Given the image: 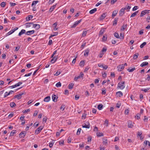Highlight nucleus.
Segmentation results:
<instances>
[{
  "instance_id": "f257e3e1",
  "label": "nucleus",
  "mask_w": 150,
  "mask_h": 150,
  "mask_svg": "<svg viewBox=\"0 0 150 150\" xmlns=\"http://www.w3.org/2000/svg\"><path fill=\"white\" fill-rule=\"evenodd\" d=\"M125 87V83L124 81L119 82L118 84L117 88L121 90L123 89Z\"/></svg>"
},
{
  "instance_id": "f03ea898",
  "label": "nucleus",
  "mask_w": 150,
  "mask_h": 150,
  "mask_svg": "<svg viewBox=\"0 0 150 150\" xmlns=\"http://www.w3.org/2000/svg\"><path fill=\"white\" fill-rule=\"evenodd\" d=\"M150 11V10L147 9H145L142 11L141 12V13L140 15V16L141 17H142L144 16L145 14H146L149 13Z\"/></svg>"
},
{
  "instance_id": "7ed1b4c3",
  "label": "nucleus",
  "mask_w": 150,
  "mask_h": 150,
  "mask_svg": "<svg viewBox=\"0 0 150 150\" xmlns=\"http://www.w3.org/2000/svg\"><path fill=\"white\" fill-rule=\"evenodd\" d=\"M24 94V93H21L18 94L15 96L14 97V98H17L18 100H20L21 98V96L22 95Z\"/></svg>"
},
{
  "instance_id": "20e7f679",
  "label": "nucleus",
  "mask_w": 150,
  "mask_h": 150,
  "mask_svg": "<svg viewBox=\"0 0 150 150\" xmlns=\"http://www.w3.org/2000/svg\"><path fill=\"white\" fill-rule=\"evenodd\" d=\"M18 29V28L16 27L15 28L13 29L12 30H11L10 31H9V32H8L7 34L6 35V37L8 36L11 34H12L16 30H17Z\"/></svg>"
},
{
  "instance_id": "39448f33",
  "label": "nucleus",
  "mask_w": 150,
  "mask_h": 150,
  "mask_svg": "<svg viewBox=\"0 0 150 150\" xmlns=\"http://www.w3.org/2000/svg\"><path fill=\"white\" fill-rule=\"evenodd\" d=\"M44 127L40 126L39 127L35 130V133L36 134H38L40 133L43 128Z\"/></svg>"
},
{
  "instance_id": "423d86ee",
  "label": "nucleus",
  "mask_w": 150,
  "mask_h": 150,
  "mask_svg": "<svg viewBox=\"0 0 150 150\" xmlns=\"http://www.w3.org/2000/svg\"><path fill=\"white\" fill-rule=\"evenodd\" d=\"M84 76V74L82 72H81L80 73V75L77 77H75L74 78V80L75 81H76L78 79L80 78H83Z\"/></svg>"
},
{
  "instance_id": "0eeeda50",
  "label": "nucleus",
  "mask_w": 150,
  "mask_h": 150,
  "mask_svg": "<svg viewBox=\"0 0 150 150\" xmlns=\"http://www.w3.org/2000/svg\"><path fill=\"white\" fill-rule=\"evenodd\" d=\"M81 21V19H80L79 21H76L74 22V24L71 26V28H74Z\"/></svg>"
},
{
  "instance_id": "6e6552de",
  "label": "nucleus",
  "mask_w": 150,
  "mask_h": 150,
  "mask_svg": "<svg viewBox=\"0 0 150 150\" xmlns=\"http://www.w3.org/2000/svg\"><path fill=\"white\" fill-rule=\"evenodd\" d=\"M26 134V132L25 131H23L19 134V137L21 138H24Z\"/></svg>"
},
{
  "instance_id": "1a4fd4ad",
  "label": "nucleus",
  "mask_w": 150,
  "mask_h": 150,
  "mask_svg": "<svg viewBox=\"0 0 150 150\" xmlns=\"http://www.w3.org/2000/svg\"><path fill=\"white\" fill-rule=\"evenodd\" d=\"M134 126V125H133L132 122L130 121L129 120L128 121V127L129 128H132Z\"/></svg>"
},
{
  "instance_id": "9d476101",
  "label": "nucleus",
  "mask_w": 150,
  "mask_h": 150,
  "mask_svg": "<svg viewBox=\"0 0 150 150\" xmlns=\"http://www.w3.org/2000/svg\"><path fill=\"white\" fill-rule=\"evenodd\" d=\"M82 127L83 128H90V124L88 122H86V123L83 124Z\"/></svg>"
},
{
  "instance_id": "9b49d317",
  "label": "nucleus",
  "mask_w": 150,
  "mask_h": 150,
  "mask_svg": "<svg viewBox=\"0 0 150 150\" xmlns=\"http://www.w3.org/2000/svg\"><path fill=\"white\" fill-rule=\"evenodd\" d=\"M35 32V31L34 30H30L27 31L26 33L25 34L28 35H31L33 34Z\"/></svg>"
},
{
  "instance_id": "f8f14e48",
  "label": "nucleus",
  "mask_w": 150,
  "mask_h": 150,
  "mask_svg": "<svg viewBox=\"0 0 150 150\" xmlns=\"http://www.w3.org/2000/svg\"><path fill=\"white\" fill-rule=\"evenodd\" d=\"M124 65L123 64L119 65L117 67L118 71H120L122 70L124 68Z\"/></svg>"
},
{
  "instance_id": "ddd939ff",
  "label": "nucleus",
  "mask_w": 150,
  "mask_h": 150,
  "mask_svg": "<svg viewBox=\"0 0 150 150\" xmlns=\"http://www.w3.org/2000/svg\"><path fill=\"white\" fill-rule=\"evenodd\" d=\"M52 98L53 101L54 102L57 101L58 97L56 95L54 94H53L52 96Z\"/></svg>"
},
{
  "instance_id": "4468645a",
  "label": "nucleus",
  "mask_w": 150,
  "mask_h": 150,
  "mask_svg": "<svg viewBox=\"0 0 150 150\" xmlns=\"http://www.w3.org/2000/svg\"><path fill=\"white\" fill-rule=\"evenodd\" d=\"M116 96L117 97H121L123 95V94L121 91H119L116 92Z\"/></svg>"
},
{
  "instance_id": "2eb2a0df",
  "label": "nucleus",
  "mask_w": 150,
  "mask_h": 150,
  "mask_svg": "<svg viewBox=\"0 0 150 150\" xmlns=\"http://www.w3.org/2000/svg\"><path fill=\"white\" fill-rule=\"evenodd\" d=\"M125 9L124 8H122L120 11V16H122L124 13Z\"/></svg>"
},
{
  "instance_id": "dca6fc26",
  "label": "nucleus",
  "mask_w": 150,
  "mask_h": 150,
  "mask_svg": "<svg viewBox=\"0 0 150 150\" xmlns=\"http://www.w3.org/2000/svg\"><path fill=\"white\" fill-rule=\"evenodd\" d=\"M57 56H55L51 60V62L53 64L57 60Z\"/></svg>"
},
{
  "instance_id": "f3484780",
  "label": "nucleus",
  "mask_w": 150,
  "mask_h": 150,
  "mask_svg": "<svg viewBox=\"0 0 150 150\" xmlns=\"http://www.w3.org/2000/svg\"><path fill=\"white\" fill-rule=\"evenodd\" d=\"M33 27L35 28H36L37 29H39L40 27V25L38 24H33Z\"/></svg>"
},
{
  "instance_id": "a211bd4d",
  "label": "nucleus",
  "mask_w": 150,
  "mask_h": 150,
  "mask_svg": "<svg viewBox=\"0 0 150 150\" xmlns=\"http://www.w3.org/2000/svg\"><path fill=\"white\" fill-rule=\"evenodd\" d=\"M118 12V11L116 10L114 11L112 13V17L113 18L115 16Z\"/></svg>"
},
{
  "instance_id": "6ab92c4d",
  "label": "nucleus",
  "mask_w": 150,
  "mask_h": 150,
  "mask_svg": "<svg viewBox=\"0 0 150 150\" xmlns=\"http://www.w3.org/2000/svg\"><path fill=\"white\" fill-rule=\"evenodd\" d=\"M50 100V97L49 96H47L45 97L44 100V101L45 102H48Z\"/></svg>"
},
{
  "instance_id": "aec40b11",
  "label": "nucleus",
  "mask_w": 150,
  "mask_h": 150,
  "mask_svg": "<svg viewBox=\"0 0 150 150\" xmlns=\"http://www.w3.org/2000/svg\"><path fill=\"white\" fill-rule=\"evenodd\" d=\"M25 30L24 29H22L18 34V36H21L22 34L25 33Z\"/></svg>"
},
{
  "instance_id": "412c9836",
  "label": "nucleus",
  "mask_w": 150,
  "mask_h": 150,
  "mask_svg": "<svg viewBox=\"0 0 150 150\" xmlns=\"http://www.w3.org/2000/svg\"><path fill=\"white\" fill-rule=\"evenodd\" d=\"M106 13H103L100 16V20L103 19L106 17Z\"/></svg>"
},
{
  "instance_id": "4be33fe9",
  "label": "nucleus",
  "mask_w": 150,
  "mask_h": 150,
  "mask_svg": "<svg viewBox=\"0 0 150 150\" xmlns=\"http://www.w3.org/2000/svg\"><path fill=\"white\" fill-rule=\"evenodd\" d=\"M97 11V8H95L90 10L89 11V13L92 14L95 13Z\"/></svg>"
},
{
  "instance_id": "5701e85b",
  "label": "nucleus",
  "mask_w": 150,
  "mask_h": 150,
  "mask_svg": "<svg viewBox=\"0 0 150 150\" xmlns=\"http://www.w3.org/2000/svg\"><path fill=\"white\" fill-rule=\"evenodd\" d=\"M89 52V49H87L85 51L84 53V56H87Z\"/></svg>"
},
{
  "instance_id": "b1692460",
  "label": "nucleus",
  "mask_w": 150,
  "mask_h": 150,
  "mask_svg": "<svg viewBox=\"0 0 150 150\" xmlns=\"http://www.w3.org/2000/svg\"><path fill=\"white\" fill-rule=\"evenodd\" d=\"M148 64V63L147 62H144L142 63L140 65L141 67H144L145 66H146Z\"/></svg>"
},
{
  "instance_id": "393cba45",
  "label": "nucleus",
  "mask_w": 150,
  "mask_h": 150,
  "mask_svg": "<svg viewBox=\"0 0 150 150\" xmlns=\"http://www.w3.org/2000/svg\"><path fill=\"white\" fill-rule=\"evenodd\" d=\"M33 17V16L32 15H29L26 18V20L27 21H29L30 19H32Z\"/></svg>"
},
{
  "instance_id": "a878e982",
  "label": "nucleus",
  "mask_w": 150,
  "mask_h": 150,
  "mask_svg": "<svg viewBox=\"0 0 150 150\" xmlns=\"http://www.w3.org/2000/svg\"><path fill=\"white\" fill-rule=\"evenodd\" d=\"M138 12H139L138 11H137L134 12L130 16V18L135 17L137 15V14L138 13Z\"/></svg>"
},
{
  "instance_id": "bb28decb",
  "label": "nucleus",
  "mask_w": 150,
  "mask_h": 150,
  "mask_svg": "<svg viewBox=\"0 0 150 150\" xmlns=\"http://www.w3.org/2000/svg\"><path fill=\"white\" fill-rule=\"evenodd\" d=\"M105 30L103 29H101L99 33V36L102 35L104 33Z\"/></svg>"
},
{
  "instance_id": "cd10ccee",
  "label": "nucleus",
  "mask_w": 150,
  "mask_h": 150,
  "mask_svg": "<svg viewBox=\"0 0 150 150\" xmlns=\"http://www.w3.org/2000/svg\"><path fill=\"white\" fill-rule=\"evenodd\" d=\"M85 63V62L84 61L82 60L79 63V65L81 67H83Z\"/></svg>"
},
{
  "instance_id": "c85d7f7f",
  "label": "nucleus",
  "mask_w": 150,
  "mask_h": 150,
  "mask_svg": "<svg viewBox=\"0 0 150 150\" xmlns=\"http://www.w3.org/2000/svg\"><path fill=\"white\" fill-rule=\"evenodd\" d=\"M97 136L98 137H100L103 136V134L102 132L97 133L96 134Z\"/></svg>"
},
{
  "instance_id": "c756f323",
  "label": "nucleus",
  "mask_w": 150,
  "mask_h": 150,
  "mask_svg": "<svg viewBox=\"0 0 150 150\" xmlns=\"http://www.w3.org/2000/svg\"><path fill=\"white\" fill-rule=\"evenodd\" d=\"M150 89V88L148 87V88H146L144 89H142V88L141 89V90L142 91H144L145 93H146V92H148V91Z\"/></svg>"
},
{
  "instance_id": "7c9ffc66",
  "label": "nucleus",
  "mask_w": 150,
  "mask_h": 150,
  "mask_svg": "<svg viewBox=\"0 0 150 150\" xmlns=\"http://www.w3.org/2000/svg\"><path fill=\"white\" fill-rule=\"evenodd\" d=\"M139 55V54L138 53H135L134 55L133 59H137L138 58Z\"/></svg>"
},
{
  "instance_id": "2f4dec72",
  "label": "nucleus",
  "mask_w": 150,
  "mask_h": 150,
  "mask_svg": "<svg viewBox=\"0 0 150 150\" xmlns=\"http://www.w3.org/2000/svg\"><path fill=\"white\" fill-rule=\"evenodd\" d=\"M127 24H124L122 26V28L121 29V30L122 31H124L125 29L127 28Z\"/></svg>"
},
{
  "instance_id": "473e14b6",
  "label": "nucleus",
  "mask_w": 150,
  "mask_h": 150,
  "mask_svg": "<svg viewBox=\"0 0 150 150\" xmlns=\"http://www.w3.org/2000/svg\"><path fill=\"white\" fill-rule=\"evenodd\" d=\"M118 18H115L114 19V20L113 21V25H116L117 24V22L118 21Z\"/></svg>"
},
{
  "instance_id": "72a5a7b5",
  "label": "nucleus",
  "mask_w": 150,
  "mask_h": 150,
  "mask_svg": "<svg viewBox=\"0 0 150 150\" xmlns=\"http://www.w3.org/2000/svg\"><path fill=\"white\" fill-rule=\"evenodd\" d=\"M62 71L60 70H58V71L55 73V74H54L55 76H57L59 75L60 74Z\"/></svg>"
},
{
  "instance_id": "f704fd0d",
  "label": "nucleus",
  "mask_w": 150,
  "mask_h": 150,
  "mask_svg": "<svg viewBox=\"0 0 150 150\" xmlns=\"http://www.w3.org/2000/svg\"><path fill=\"white\" fill-rule=\"evenodd\" d=\"M33 23H29L26 24V28H29L31 26V25H33Z\"/></svg>"
},
{
  "instance_id": "c9c22d12",
  "label": "nucleus",
  "mask_w": 150,
  "mask_h": 150,
  "mask_svg": "<svg viewBox=\"0 0 150 150\" xmlns=\"http://www.w3.org/2000/svg\"><path fill=\"white\" fill-rule=\"evenodd\" d=\"M55 7H56V5H53V6H51L50 9V10H49L50 11V12H52V11H53L54 9L55 8Z\"/></svg>"
},
{
  "instance_id": "e433bc0d",
  "label": "nucleus",
  "mask_w": 150,
  "mask_h": 150,
  "mask_svg": "<svg viewBox=\"0 0 150 150\" xmlns=\"http://www.w3.org/2000/svg\"><path fill=\"white\" fill-rule=\"evenodd\" d=\"M108 143L107 139L106 138H103V144H107Z\"/></svg>"
},
{
  "instance_id": "4c0bfd02",
  "label": "nucleus",
  "mask_w": 150,
  "mask_h": 150,
  "mask_svg": "<svg viewBox=\"0 0 150 150\" xmlns=\"http://www.w3.org/2000/svg\"><path fill=\"white\" fill-rule=\"evenodd\" d=\"M10 105L12 108H14L16 106V104L14 102H11L10 103Z\"/></svg>"
},
{
  "instance_id": "58836bf2",
  "label": "nucleus",
  "mask_w": 150,
  "mask_h": 150,
  "mask_svg": "<svg viewBox=\"0 0 150 150\" xmlns=\"http://www.w3.org/2000/svg\"><path fill=\"white\" fill-rule=\"evenodd\" d=\"M107 35H104L103 36V39L102 40L103 41H106L107 39Z\"/></svg>"
},
{
  "instance_id": "ea45409f",
  "label": "nucleus",
  "mask_w": 150,
  "mask_h": 150,
  "mask_svg": "<svg viewBox=\"0 0 150 150\" xmlns=\"http://www.w3.org/2000/svg\"><path fill=\"white\" fill-rule=\"evenodd\" d=\"M103 107V105L102 104H99L98 106V108L99 110H102Z\"/></svg>"
},
{
  "instance_id": "a19ab883",
  "label": "nucleus",
  "mask_w": 150,
  "mask_h": 150,
  "mask_svg": "<svg viewBox=\"0 0 150 150\" xmlns=\"http://www.w3.org/2000/svg\"><path fill=\"white\" fill-rule=\"evenodd\" d=\"M131 8V7L130 6H128L125 7L124 8V9H125V10H127V11H129Z\"/></svg>"
},
{
  "instance_id": "79ce46f5",
  "label": "nucleus",
  "mask_w": 150,
  "mask_h": 150,
  "mask_svg": "<svg viewBox=\"0 0 150 150\" xmlns=\"http://www.w3.org/2000/svg\"><path fill=\"white\" fill-rule=\"evenodd\" d=\"M140 113H138L137 115L135 116V118L137 120H139L140 118Z\"/></svg>"
},
{
  "instance_id": "37998d69",
  "label": "nucleus",
  "mask_w": 150,
  "mask_h": 150,
  "mask_svg": "<svg viewBox=\"0 0 150 150\" xmlns=\"http://www.w3.org/2000/svg\"><path fill=\"white\" fill-rule=\"evenodd\" d=\"M74 86V84L73 83H70L69 85V88L71 89Z\"/></svg>"
},
{
  "instance_id": "c03bdc74",
  "label": "nucleus",
  "mask_w": 150,
  "mask_h": 150,
  "mask_svg": "<svg viewBox=\"0 0 150 150\" xmlns=\"http://www.w3.org/2000/svg\"><path fill=\"white\" fill-rule=\"evenodd\" d=\"M87 33V31H83L82 34V37H84L86 36Z\"/></svg>"
},
{
  "instance_id": "a18cd8bd",
  "label": "nucleus",
  "mask_w": 150,
  "mask_h": 150,
  "mask_svg": "<svg viewBox=\"0 0 150 150\" xmlns=\"http://www.w3.org/2000/svg\"><path fill=\"white\" fill-rule=\"evenodd\" d=\"M53 35H51L50 37H49V38L50 39L52 37H54V36H56L57 35H58V33L57 32H54L53 33Z\"/></svg>"
},
{
  "instance_id": "49530a36",
  "label": "nucleus",
  "mask_w": 150,
  "mask_h": 150,
  "mask_svg": "<svg viewBox=\"0 0 150 150\" xmlns=\"http://www.w3.org/2000/svg\"><path fill=\"white\" fill-rule=\"evenodd\" d=\"M144 143H145L146 145H148V146H150V143L149 141H148L147 140H145L144 141Z\"/></svg>"
},
{
  "instance_id": "de8ad7c7",
  "label": "nucleus",
  "mask_w": 150,
  "mask_h": 150,
  "mask_svg": "<svg viewBox=\"0 0 150 150\" xmlns=\"http://www.w3.org/2000/svg\"><path fill=\"white\" fill-rule=\"evenodd\" d=\"M38 2V1H33V2L32 4V6L33 7L34 5L36 4Z\"/></svg>"
},
{
  "instance_id": "09e8293b",
  "label": "nucleus",
  "mask_w": 150,
  "mask_h": 150,
  "mask_svg": "<svg viewBox=\"0 0 150 150\" xmlns=\"http://www.w3.org/2000/svg\"><path fill=\"white\" fill-rule=\"evenodd\" d=\"M61 86V84L60 82H57L56 84V86L57 87H59Z\"/></svg>"
},
{
  "instance_id": "8fccbe9b",
  "label": "nucleus",
  "mask_w": 150,
  "mask_h": 150,
  "mask_svg": "<svg viewBox=\"0 0 150 150\" xmlns=\"http://www.w3.org/2000/svg\"><path fill=\"white\" fill-rule=\"evenodd\" d=\"M114 36L115 37H116L117 38H120L119 34L118 33H117L115 32V33Z\"/></svg>"
},
{
  "instance_id": "3c124183",
  "label": "nucleus",
  "mask_w": 150,
  "mask_h": 150,
  "mask_svg": "<svg viewBox=\"0 0 150 150\" xmlns=\"http://www.w3.org/2000/svg\"><path fill=\"white\" fill-rule=\"evenodd\" d=\"M146 42H143L142 44L141 45H140V47L141 48H142L144 47L146 45Z\"/></svg>"
},
{
  "instance_id": "603ef678",
  "label": "nucleus",
  "mask_w": 150,
  "mask_h": 150,
  "mask_svg": "<svg viewBox=\"0 0 150 150\" xmlns=\"http://www.w3.org/2000/svg\"><path fill=\"white\" fill-rule=\"evenodd\" d=\"M102 76L103 78H105L106 76V73L105 72H102Z\"/></svg>"
},
{
  "instance_id": "864d4df0",
  "label": "nucleus",
  "mask_w": 150,
  "mask_h": 150,
  "mask_svg": "<svg viewBox=\"0 0 150 150\" xmlns=\"http://www.w3.org/2000/svg\"><path fill=\"white\" fill-rule=\"evenodd\" d=\"M9 95V93H8L7 92H5L4 95V98H6V97H7Z\"/></svg>"
},
{
  "instance_id": "5fc2aeb1",
  "label": "nucleus",
  "mask_w": 150,
  "mask_h": 150,
  "mask_svg": "<svg viewBox=\"0 0 150 150\" xmlns=\"http://www.w3.org/2000/svg\"><path fill=\"white\" fill-rule=\"evenodd\" d=\"M16 130H13L11 132L10 134V135L11 136H13V135L16 133Z\"/></svg>"
},
{
  "instance_id": "6e6d98bb",
  "label": "nucleus",
  "mask_w": 150,
  "mask_h": 150,
  "mask_svg": "<svg viewBox=\"0 0 150 150\" xmlns=\"http://www.w3.org/2000/svg\"><path fill=\"white\" fill-rule=\"evenodd\" d=\"M148 119V117H147L146 116H145L144 117V121L145 122H146L147 121V120Z\"/></svg>"
},
{
  "instance_id": "4d7b16f0",
  "label": "nucleus",
  "mask_w": 150,
  "mask_h": 150,
  "mask_svg": "<svg viewBox=\"0 0 150 150\" xmlns=\"http://www.w3.org/2000/svg\"><path fill=\"white\" fill-rule=\"evenodd\" d=\"M135 67H134V68H132V69H127V70L129 72H132V71H134L135 70Z\"/></svg>"
},
{
  "instance_id": "13d9d810",
  "label": "nucleus",
  "mask_w": 150,
  "mask_h": 150,
  "mask_svg": "<svg viewBox=\"0 0 150 150\" xmlns=\"http://www.w3.org/2000/svg\"><path fill=\"white\" fill-rule=\"evenodd\" d=\"M129 112V108H127V109H126L125 111V113L127 115L128 114Z\"/></svg>"
},
{
  "instance_id": "bf43d9fd",
  "label": "nucleus",
  "mask_w": 150,
  "mask_h": 150,
  "mask_svg": "<svg viewBox=\"0 0 150 150\" xmlns=\"http://www.w3.org/2000/svg\"><path fill=\"white\" fill-rule=\"evenodd\" d=\"M81 130V128H79L78 129L77 133L76 134L77 135H79L80 133V132Z\"/></svg>"
},
{
  "instance_id": "052dcab7",
  "label": "nucleus",
  "mask_w": 150,
  "mask_h": 150,
  "mask_svg": "<svg viewBox=\"0 0 150 150\" xmlns=\"http://www.w3.org/2000/svg\"><path fill=\"white\" fill-rule=\"evenodd\" d=\"M5 5H6L5 3L4 2H1V7H4L5 6Z\"/></svg>"
},
{
  "instance_id": "680f3d73",
  "label": "nucleus",
  "mask_w": 150,
  "mask_h": 150,
  "mask_svg": "<svg viewBox=\"0 0 150 150\" xmlns=\"http://www.w3.org/2000/svg\"><path fill=\"white\" fill-rule=\"evenodd\" d=\"M86 114L85 113H84L83 114L82 116V118L85 119L86 117Z\"/></svg>"
},
{
  "instance_id": "e2e57ef3",
  "label": "nucleus",
  "mask_w": 150,
  "mask_h": 150,
  "mask_svg": "<svg viewBox=\"0 0 150 150\" xmlns=\"http://www.w3.org/2000/svg\"><path fill=\"white\" fill-rule=\"evenodd\" d=\"M138 7L137 6H135L132 9V11H134L137 10V9H138Z\"/></svg>"
},
{
  "instance_id": "0e129e2a",
  "label": "nucleus",
  "mask_w": 150,
  "mask_h": 150,
  "mask_svg": "<svg viewBox=\"0 0 150 150\" xmlns=\"http://www.w3.org/2000/svg\"><path fill=\"white\" fill-rule=\"evenodd\" d=\"M107 50V48L106 47H103V48L102 51H101V52H105Z\"/></svg>"
},
{
  "instance_id": "69168bd1",
  "label": "nucleus",
  "mask_w": 150,
  "mask_h": 150,
  "mask_svg": "<svg viewBox=\"0 0 150 150\" xmlns=\"http://www.w3.org/2000/svg\"><path fill=\"white\" fill-rule=\"evenodd\" d=\"M65 109V105H62L60 108V109L62 110V111H63Z\"/></svg>"
},
{
  "instance_id": "338daca9",
  "label": "nucleus",
  "mask_w": 150,
  "mask_h": 150,
  "mask_svg": "<svg viewBox=\"0 0 150 150\" xmlns=\"http://www.w3.org/2000/svg\"><path fill=\"white\" fill-rule=\"evenodd\" d=\"M103 54H104L103 52H100V54L99 55V58H101L102 57V56Z\"/></svg>"
},
{
  "instance_id": "774afa93",
  "label": "nucleus",
  "mask_w": 150,
  "mask_h": 150,
  "mask_svg": "<svg viewBox=\"0 0 150 150\" xmlns=\"http://www.w3.org/2000/svg\"><path fill=\"white\" fill-rule=\"evenodd\" d=\"M146 19L148 23L150 22V16H148Z\"/></svg>"
}]
</instances>
